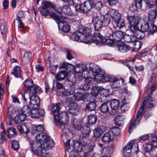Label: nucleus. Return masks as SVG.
Returning <instances> with one entry per match:
<instances>
[{"instance_id": "1", "label": "nucleus", "mask_w": 157, "mask_h": 157, "mask_svg": "<svg viewBox=\"0 0 157 157\" xmlns=\"http://www.w3.org/2000/svg\"><path fill=\"white\" fill-rule=\"evenodd\" d=\"M51 109L55 124L61 125L67 123L68 121L69 118L67 113L66 112H60L59 103L52 104Z\"/></svg>"}, {"instance_id": "2", "label": "nucleus", "mask_w": 157, "mask_h": 157, "mask_svg": "<svg viewBox=\"0 0 157 157\" xmlns=\"http://www.w3.org/2000/svg\"><path fill=\"white\" fill-rule=\"evenodd\" d=\"M51 16L57 23L59 29H60V27H61L62 31L64 32L67 33L69 31L70 27L68 25L66 21V17L63 16L59 17L58 16H56L53 13L51 14Z\"/></svg>"}, {"instance_id": "3", "label": "nucleus", "mask_w": 157, "mask_h": 157, "mask_svg": "<svg viewBox=\"0 0 157 157\" xmlns=\"http://www.w3.org/2000/svg\"><path fill=\"white\" fill-rule=\"evenodd\" d=\"M79 30L82 35L81 42L87 44L91 43L92 41V29L89 27L84 28L82 26L79 28Z\"/></svg>"}, {"instance_id": "4", "label": "nucleus", "mask_w": 157, "mask_h": 157, "mask_svg": "<svg viewBox=\"0 0 157 157\" xmlns=\"http://www.w3.org/2000/svg\"><path fill=\"white\" fill-rule=\"evenodd\" d=\"M146 5L150 8L154 7L156 6V10L155 11L150 10L148 12V19L149 21L154 22L156 19V13H157V0H146Z\"/></svg>"}, {"instance_id": "5", "label": "nucleus", "mask_w": 157, "mask_h": 157, "mask_svg": "<svg viewBox=\"0 0 157 157\" xmlns=\"http://www.w3.org/2000/svg\"><path fill=\"white\" fill-rule=\"evenodd\" d=\"M37 92L31 91L29 93V98L30 100V106L32 110H36L40 108V99L36 96Z\"/></svg>"}, {"instance_id": "6", "label": "nucleus", "mask_w": 157, "mask_h": 157, "mask_svg": "<svg viewBox=\"0 0 157 157\" xmlns=\"http://www.w3.org/2000/svg\"><path fill=\"white\" fill-rule=\"evenodd\" d=\"M97 120V117L95 115L91 114L88 116V122L84 126L83 129L85 130L84 132H83L84 135L89 136L91 131L90 126L95 124Z\"/></svg>"}, {"instance_id": "7", "label": "nucleus", "mask_w": 157, "mask_h": 157, "mask_svg": "<svg viewBox=\"0 0 157 157\" xmlns=\"http://www.w3.org/2000/svg\"><path fill=\"white\" fill-rule=\"evenodd\" d=\"M89 66L90 70L92 72L96 74L94 77L95 80L97 81L100 82L105 72L101 70L100 68L95 64H90Z\"/></svg>"}, {"instance_id": "8", "label": "nucleus", "mask_w": 157, "mask_h": 157, "mask_svg": "<svg viewBox=\"0 0 157 157\" xmlns=\"http://www.w3.org/2000/svg\"><path fill=\"white\" fill-rule=\"evenodd\" d=\"M93 36H92L91 43L93 42L96 44V45H98L100 44H105L109 42H108V41L109 40L105 38L98 32H94Z\"/></svg>"}, {"instance_id": "9", "label": "nucleus", "mask_w": 157, "mask_h": 157, "mask_svg": "<svg viewBox=\"0 0 157 157\" xmlns=\"http://www.w3.org/2000/svg\"><path fill=\"white\" fill-rule=\"evenodd\" d=\"M126 18L130 24L129 26V30L132 31L134 29H137L138 25L140 21L138 17L135 15H128Z\"/></svg>"}, {"instance_id": "10", "label": "nucleus", "mask_w": 157, "mask_h": 157, "mask_svg": "<svg viewBox=\"0 0 157 157\" xmlns=\"http://www.w3.org/2000/svg\"><path fill=\"white\" fill-rule=\"evenodd\" d=\"M151 144H146L144 148V151L146 152L149 153L153 149L152 145L155 147L157 146V131H156L154 134L151 135Z\"/></svg>"}, {"instance_id": "11", "label": "nucleus", "mask_w": 157, "mask_h": 157, "mask_svg": "<svg viewBox=\"0 0 157 157\" xmlns=\"http://www.w3.org/2000/svg\"><path fill=\"white\" fill-rule=\"evenodd\" d=\"M24 85L28 90H30L29 92L31 91L33 92L39 93L40 90L41 88L38 86L33 85V81L31 80H27L25 81Z\"/></svg>"}, {"instance_id": "12", "label": "nucleus", "mask_w": 157, "mask_h": 157, "mask_svg": "<svg viewBox=\"0 0 157 157\" xmlns=\"http://www.w3.org/2000/svg\"><path fill=\"white\" fill-rule=\"evenodd\" d=\"M72 124L75 129L80 131L82 136L87 137L89 135H85L83 132H84L85 130L83 129L84 126L82 127L81 126V122L78 119L73 118L71 120Z\"/></svg>"}, {"instance_id": "13", "label": "nucleus", "mask_w": 157, "mask_h": 157, "mask_svg": "<svg viewBox=\"0 0 157 157\" xmlns=\"http://www.w3.org/2000/svg\"><path fill=\"white\" fill-rule=\"evenodd\" d=\"M94 2L93 0H87L81 4L79 8L83 12H87L93 8Z\"/></svg>"}, {"instance_id": "14", "label": "nucleus", "mask_w": 157, "mask_h": 157, "mask_svg": "<svg viewBox=\"0 0 157 157\" xmlns=\"http://www.w3.org/2000/svg\"><path fill=\"white\" fill-rule=\"evenodd\" d=\"M107 129L106 127L104 125H98L93 130L94 137L95 138L100 137Z\"/></svg>"}, {"instance_id": "15", "label": "nucleus", "mask_w": 157, "mask_h": 157, "mask_svg": "<svg viewBox=\"0 0 157 157\" xmlns=\"http://www.w3.org/2000/svg\"><path fill=\"white\" fill-rule=\"evenodd\" d=\"M92 23L95 30L97 31H98L103 26L102 19L98 16L93 17L92 20Z\"/></svg>"}, {"instance_id": "16", "label": "nucleus", "mask_w": 157, "mask_h": 157, "mask_svg": "<svg viewBox=\"0 0 157 157\" xmlns=\"http://www.w3.org/2000/svg\"><path fill=\"white\" fill-rule=\"evenodd\" d=\"M104 89L100 86H97L93 87L91 92L92 96L91 97V98H93V101L96 102H98V100H97L96 97L99 94V92L100 90H103Z\"/></svg>"}, {"instance_id": "17", "label": "nucleus", "mask_w": 157, "mask_h": 157, "mask_svg": "<svg viewBox=\"0 0 157 157\" xmlns=\"http://www.w3.org/2000/svg\"><path fill=\"white\" fill-rule=\"evenodd\" d=\"M156 105L155 101L151 99L150 96L148 95L146 97L143 103V106H146L148 108H151L154 107Z\"/></svg>"}, {"instance_id": "18", "label": "nucleus", "mask_w": 157, "mask_h": 157, "mask_svg": "<svg viewBox=\"0 0 157 157\" xmlns=\"http://www.w3.org/2000/svg\"><path fill=\"white\" fill-rule=\"evenodd\" d=\"M108 13L110 15L115 23L119 21L121 19V14L116 10L111 9L108 12Z\"/></svg>"}, {"instance_id": "19", "label": "nucleus", "mask_w": 157, "mask_h": 157, "mask_svg": "<svg viewBox=\"0 0 157 157\" xmlns=\"http://www.w3.org/2000/svg\"><path fill=\"white\" fill-rule=\"evenodd\" d=\"M68 112L73 115H76L78 113V104L75 102H71L69 105Z\"/></svg>"}, {"instance_id": "20", "label": "nucleus", "mask_w": 157, "mask_h": 157, "mask_svg": "<svg viewBox=\"0 0 157 157\" xmlns=\"http://www.w3.org/2000/svg\"><path fill=\"white\" fill-rule=\"evenodd\" d=\"M70 146L73 149L78 152H80L82 151L83 145L81 143L77 141L73 140L72 144Z\"/></svg>"}, {"instance_id": "21", "label": "nucleus", "mask_w": 157, "mask_h": 157, "mask_svg": "<svg viewBox=\"0 0 157 157\" xmlns=\"http://www.w3.org/2000/svg\"><path fill=\"white\" fill-rule=\"evenodd\" d=\"M49 136H48L44 132H42L38 133L36 136V139L38 143H41L48 140Z\"/></svg>"}, {"instance_id": "22", "label": "nucleus", "mask_w": 157, "mask_h": 157, "mask_svg": "<svg viewBox=\"0 0 157 157\" xmlns=\"http://www.w3.org/2000/svg\"><path fill=\"white\" fill-rule=\"evenodd\" d=\"M130 31L131 32L133 33L135 38H136L138 39H143L144 36L145 34L144 32L142 30H140L139 29L138 27H137V29H134L132 31Z\"/></svg>"}, {"instance_id": "23", "label": "nucleus", "mask_w": 157, "mask_h": 157, "mask_svg": "<svg viewBox=\"0 0 157 157\" xmlns=\"http://www.w3.org/2000/svg\"><path fill=\"white\" fill-rule=\"evenodd\" d=\"M142 0H135V4H132L130 6V10L134 12L137 10L138 9H141L142 6Z\"/></svg>"}, {"instance_id": "24", "label": "nucleus", "mask_w": 157, "mask_h": 157, "mask_svg": "<svg viewBox=\"0 0 157 157\" xmlns=\"http://www.w3.org/2000/svg\"><path fill=\"white\" fill-rule=\"evenodd\" d=\"M54 142L52 140H50V138L47 141H44L41 144V147L46 149V150H49L51 149L52 147L54 145Z\"/></svg>"}, {"instance_id": "25", "label": "nucleus", "mask_w": 157, "mask_h": 157, "mask_svg": "<svg viewBox=\"0 0 157 157\" xmlns=\"http://www.w3.org/2000/svg\"><path fill=\"white\" fill-rule=\"evenodd\" d=\"M101 80L100 82L102 83H105L106 82H110L112 83L116 81H118V79L113 76L110 75H103Z\"/></svg>"}, {"instance_id": "26", "label": "nucleus", "mask_w": 157, "mask_h": 157, "mask_svg": "<svg viewBox=\"0 0 157 157\" xmlns=\"http://www.w3.org/2000/svg\"><path fill=\"white\" fill-rule=\"evenodd\" d=\"M113 152L112 147H108L104 148L101 151L102 156L105 157H110Z\"/></svg>"}, {"instance_id": "27", "label": "nucleus", "mask_w": 157, "mask_h": 157, "mask_svg": "<svg viewBox=\"0 0 157 157\" xmlns=\"http://www.w3.org/2000/svg\"><path fill=\"white\" fill-rule=\"evenodd\" d=\"M124 33L121 31H117L113 33L112 40L117 41H120L123 38Z\"/></svg>"}, {"instance_id": "28", "label": "nucleus", "mask_w": 157, "mask_h": 157, "mask_svg": "<svg viewBox=\"0 0 157 157\" xmlns=\"http://www.w3.org/2000/svg\"><path fill=\"white\" fill-rule=\"evenodd\" d=\"M11 74L15 78H21V67L18 66H15L13 67V71Z\"/></svg>"}, {"instance_id": "29", "label": "nucleus", "mask_w": 157, "mask_h": 157, "mask_svg": "<svg viewBox=\"0 0 157 157\" xmlns=\"http://www.w3.org/2000/svg\"><path fill=\"white\" fill-rule=\"evenodd\" d=\"M70 140L68 139L65 143V146L68 152H69V156L70 157H78L76 156L75 152L73 151L74 149L71 147L70 144Z\"/></svg>"}, {"instance_id": "30", "label": "nucleus", "mask_w": 157, "mask_h": 157, "mask_svg": "<svg viewBox=\"0 0 157 157\" xmlns=\"http://www.w3.org/2000/svg\"><path fill=\"white\" fill-rule=\"evenodd\" d=\"M32 109L30 106L27 105H24L22 109V111H20V113L22 115H25L26 118L27 116H29L31 113Z\"/></svg>"}, {"instance_id": "31", "label": "nucleus", "mask_w": 157, "mask_h": 157, "mask_svg": "<svg viewBox=\"0 0 157 157\" xmlns=\"http://www.w3.org/2000/svg\"><path fill=\"white\" fill-rule=\"evenodd\" d=\"M113 139V137L109 132L105 133L101 137L102 141L105 143H109L111 142Z\"/></svg>"}, {"instance_id": "32", "label": "nucleus", "mask_w": 157, "mask_h": 157, "mask_svg": "<svg viewBox=\"0 0 157 157\" xmlns=\"http://www.w3.org/2000/svg\"><path fill=\"white\" fill-rule=\"evenodd\" d=\"M117 47L118 51L122 53L126 52L132 49V48L130 46L123 43L118 44Z\"/></svg>"}, {"instance_id": "33", "label": "nucleus", "mask_w": 157, "mask_h": 157, "mask_svg": "<svg viewBox=\"0 0 157 157\" xmlns=\"http://www.w3.org/2000/svg\"><path fill=\"white\" fill-rule=\"evenodd\" d=\"M25 118V115H22L19 112L18 114L13 118V121L15 124H19L24 121Z\"/></svg>"}, {"instance_id": "34", "label": "nucleus", "mask_w": 157, "mask_h": 157, "mask_svg": "<svg viewBox=\"0 0 157 157\" xmlns=\"http://www.w3.org/2000/svg\"><path fill=\"white\" fill-rule=\"evenodd\" d=\"M17 129L21 134H28L29 131V128L25 123H23L21 125L17 126Z\"/></svg>"}, {"instance_id": "35", "label": "nucleus", "mask_w": 157, "mask_h": 157, "mask_svg": "<svg viewBox=\"0 0 157 157\" xmlns=\"http://www.w3.org/2000/svg\"><path fill=\"white\" fill-rule=\"evenodd\" d=\"M75 92L74 87L68 88L62 92V95L63 96L67 97L72 95Z\"/></svg>"}, {"instance_id": "36", "label": "nucleus", "mask_w": 157, "mask_h": 157, "mask_svg": "<svg viewBox=\"0 0 157 157\" xmlns=\"http://www.w3.org/2000/svg\"><path fill=\"white\" fill-rule=\"evenodd\" d=\"M67 73L65 71L59 72L56 75V78L58 81H61L65 79L67 76Z\"/></svg>"}, {"instance_id": "37", "label": "nucleus", "mask_w": 157, "mask_h": 157, "mask_svg": "<svg viewBox=\"0 0 157 157\" xmlns=\"http://www.w3.org/2000/svg\"><path fill=\"white\" fill-rule=\"evenodd\" d=\"M7 131L8 133L7 136L8 138H14L17 135L16 130L13 127L8 128L7 129Z\"/></svg>"}, {"instance_id": "38", "label": "nucleus", "mask_w": 157, "mask_h": 157, "mask_svg": "<svg viewBox=\"0 0 157 157\" xmlns=\"http://www.w3.org/2000/svg\"><path fill=\"white\" fill-rule=\"evenodd\" d=\"M0 30L3 38H5L6 36L8 33L7 26L6 23L4 22L1 25L0 28Z\"/></svg>"}, {"instance_id": "39", "label": "nucleus", "mask_w": 157, "mask_h": 157, "mask_svg": "<svg viewBox=\"0 0 157 157\" xmlns=\"http://www.w3.org/2000/svg\"><path fill=\"white\" fill-rule=\"evenodd\" d=\"M128 145L131 146V149L132 151H133V153L134 152L137 153L138 152L139 149L138 145L137 143L132 141L129 143V144H127Z\"/></svg>"}, {"instance_id": "40", "label": "nucleus", "mask_w": 157, "mask_h": 157, "mask_svg": "<svg viewBox=\"0 0 157 157\" xmlns=\"http://www.w3.org/2000/svg\"><path fill=\"white\" fill-rule=\"evenodd\" d=\"M61 11L62 13L71 16L73 15L72 11L68 5H65L63 6L61 8Z\"/></svg>"}, {"instance_id": "41", "label": "nucleus", "mask_w": 157, "mask_h": 157, "mask_svg": "<svg viewBox=\"0 0 157 157\" xmlns=\"http://www.w3.org/2000/svg\"><path fill=\"white\" fill-rule=\"evenodd\" d=\"M44 130V128L41 125L37 126L33 125L32 128L31 133L33 134H35L37 133L42 132Z\"/></svg>"}, {"instance_id": "42", "label": "nucleus", "mask_w": 157, "mask_h": 157, "mask_svg": "<svg viewBox=\"0 0 157 157\" xmlns=\"http://www.w3.org/2000/svg\"><path fill=\"white\" fill-rule=\"evenodd\" d=\"M82 34L79 32V30L78 31L74 33L73 34H72L71 38L73 40L75 41H78L80 39V41L82 39Z\"/></svg>"}, {"instance_id": "43", "label": "nucleus", "mask_w": 157, "mask_h": 157, "mask_svg": "<svg viewBox=\"0 0 157 157\" xmlns=\"http://www.w3.org/2000/svg\"><path fill=\"white\" fill-rule=\"evenodd\" d=\"M94 101V102L90 101L89 103L86 105L85 107L86 110L91 111L95 109L97 107V105L95 103L96 102Z\"/></svg>"}, {"instance_id": "44", "label": "nucleus", "mask_w": 157, "mask_h": 157, "mask_svg": "<svg viewBox=\"0 0 157 157\" xmlns=\"http://www.w3.org/2000/svg\"><path fill=\"white\" fill-rule=\"evenodd\" d=\"M123 39L128 43L134 42L136 40L135 37L133 36L127 34H125L124 35Z\"/></svg>"}, {"instance_id": "45", "label": "nucleus", "mask_w": 157, "mask_h": 157, "mask_svg": "<svg viewBox=\"0 0 157 157\" xmlns=\"http://www.w3.org/2000/svg\"><path fill=\"white\" fill-rule=\"evenodd\" d=\"M130 107L129 103L126 102L125 101L121 102L120 105L121 110L122 111L124 112L128 110Z\"/></svg>"}, {"instance_id": "46", "label": "nucleus", "mask_w": 157, "mask_h": 157, "mask_svg": "<svg viewBox=\"0 0 157 157\" xmlns=\"http://www.w3.org/2000/svg\"><path fill=\"white\" fill-rule=\"evenodd\" d=\"M41 8L42 9L40 11L41 14L43 16H44L45 17H46L48 15H49L50 17V18H52L54 19V18L51 16V14L53 13L55 14L56 16H58L56 13L53 12H50L49 10L47 9L43 8Z\"/></svg>"}, {"instance_id": "47", "label": "nucleus", "mask_w": 157, "mask_h": 157, "mask_svg": "<svg viewBox=\"0 0 157 157\" xmlns=\"http://www.w3.org/2000/svg\"><path fill=\"white\" fill-rule=\"evenodd\" d=\"M108 13L107 14L105 15L104 17V19L102 20V23L103 26H106L108 25L111 21V18L109 15Z\"/></svg>"}, {"instance_id": "48", "label": "nucleus", "mask_w": 157, "mask_h": 157, "mask_svg": "<svg viewBox=\"0 0 157 157\" xmlns=\"http://www.w3.org/2000/svg\"><path fill=\"white\" fill-rule=\"evenodd\" d=\"M41 7V8H43L46 9L49 8H55V6L50 2L44 1L42 2Z\"/></svg>"}, {"instance_id": "49", "label": "nucleus", "mask_w": 157, "mask_h": 157, "mask_svg": "<svg viewBox=\"0 0 157 157\" xmlns=\"http://www.w3.org/2000/svg\"><path fill=\"white\" fill-rule=\"evenodd\" d=\"M131 147V146L127 145L123 148V154L125 157H128L130 155L131 152L132 151L130 149Z\"/></svg>"}, {"instance_id": "50", "label": "nucleus", "mask_w": 157, "mask_h": 157, "mask_svg": "<svg viewBox=\"0 0 157 157\" xmlns=\"http://www.w3.org/2000/svg\"><path fill=\"white\" fill-rule=\"evenodd\" d=\"M99 108L101 111L104 113H106L109 112V108L105 102L102 103Z\"/></svg>"}, {"instance_id": "51", "label": "nucleus", "mask_w": 157, "mask_h": 157, "mask_svg": "<svg viewBox=\"0 0 157 157\" xmlns=\"http://www.w3.org/2000/svg\"><path fill=\"white\" fill-rule=\"evenodd\" d=\"M119 102L117 99H113L110 102L111 108L114 110H116L118 108L119 106Z\"/></svg>"}, {"instance_id": "52", "label": "nucleus", "mask_w": 157, "mask_h": 157, "mask_svg": "<svg viewBox=\"0 0 157 157\" xmlns=\"http://www.w3.org/2000/svg\"><path fill=\"white\" fill-rule=\"evenodd\" d=\"M144 110V106L143 105L139 108L136 114V120L137 121V122H140V121L141 118L142 117V114Z\"/></svg>"}, {"instance_id": "53", "label": "nucleus", "mask_w": 157, "mask_h": 157, "mask_svg": "<svg viewBox=\"0 0 157 157\" xmlns=\"http://www.w3.org/2000/svg\"><path fill=\"white\" fill-rule=\"evenodd\" d=\"M76 81V78L75 77V75H74L72 79L70 80L69 79H67L65 81V83L68 85L69 87H74L73 86L75 83Z\"/></svg>"}, {"instance_id": "54", "label": "nucleus", "mask_w": 157, "mask_h": 157, "mask_svg": "<svg viewBox=\"0 0 157 157\" xmlns=\"http://www.w3.org/2000/svg\"><path fill=\"white\" fill-rule=\"evenodd\" d=\"M105 35L108 38L112 39V34L113 33L112 30L111 29L109 28H107L104 30Z\"/></svg>"}, {"instance_id": "55", "label": "nucleus", "mask_w": 157, "mask_h": 157, "mask_svg": "<svg viewBox=\"0 0 157 157\" xmlns=\"http://www.w3.org/2000/svg\"><path fill=\"white\" fill-rule=\"evenodd\" d=\"M32 53L29 52H27L24 54L23 61L25 63H29L31 59Z\"/></svg>"}, {"instance_id": "56", "label": "nucleus", "mask_w": 157, "mask_h": 157, "mask_svg": "<svg viewBox=\"0 0 157 157\" xmlns=\"http://www.w3.org/2000/svg\"><path fill=\"white\" fill-rule=\"evenodd\" d=\"M137 121L134 119L131 123L128 128V131L129 133H131L133 129L135 128L136 125L139 124V122H137Z\"/></svg>"}, {"instance_id": "57", "label": "nucleus", "mask_w": 157, "mask_h": 157, "mask_svg": "<svg viewBox=\"0 0 157 157\" xmlns=\"http://www.w3.org/2000/svg\"><path fill=\"white\" fill-rule=\"evenodd\" d=\"M66 53V57L67 59L71 60L74 58L75 53L72 51L67 50Z\"/></svg>"}, {"instance_id": "58", "label": "nucleus", "mask_w": 157, "mask_h": 157, "mask_svg": "<svg viewBox=\"0 0 157 157\" xmlns=\"http://www.w3.org/2000/svg\"><path fill=\"white\" fill-rule=\"evenodd\" d=\"M148 32L151 34H153L157 31V28L153 23L150 24Z\"/></svg>"}, {"instance_id": "59", "label": "nucleus", "mask_w": 157, "mask_h": 157, "mask_svg": "<svg viewBox=\"0 0 157 157\" xmlns=\"http://www.w3.org/2000/svg\"><path fill=\"white\" fill-rule=\"evenodd\" d=\"M74 97L76 100L79 101L83 100L84 95L82 93L77 92L74 94Z\"/></svg>"}, {"instance_id": "60", "label": "nucleus", "mask_w": 157, "mask_h": 157, "mask_svg": "<svg viewBox=\"0 0 157 157\" xmlns=\"http://www.w3.org/2000/svg\"><path fill=\"white\" fill-rule=\"evenodd\" d=\"M84 67L82 65L78 64L74 68V71L77 73H81Z\"/></svg>"}, {"instance_id": "61", "label": "nucleus", "mask_w": 157, "mask_h": 157, "mask_svg": "<svg viewBox=\"0 0 157 157\" xmlns=\"http://www.w3.org/2000/svg\"><path fill=\"white\" fill-rule=\"evenodd\" d=\"M12 147L15 151H17L19 148V143L16 140H13L12 142Z\"/></svg>"}, {"instance_id": "62", "label": "nucleus", "mask_w": 157, "mask_h": 157, "mask_svg": "<svg viewBox=\"0 0 157 157\" xmlns=\"http://www.w3.org/2000/svg\"><path fill=\"white\" fill-rule=\"evenodd\" d=\"M149 24L148 23H144L141 26V30L143 32H146L148 31L149 28Z\"/></svg>"}, {"instance_id": "63", "label": "nucleus", "mask_w": 157, "mask_h": 157, "mask_svg": "<svg viewBox=\"0 0 157 157\" xmlns=\"http://www.w3.org/2000/svg\"><path fill=\"white\" fill-rule=\"evenodd\" d=\"M134 44L135 45L134 47V51L135 52L138 51L141 48L142 44L140 41H137L136 42V41L134 42Z\"/></svg>"}, {"instance_id": "64", "label": "nucleus", "mask_w": 157, "mask_h": 157, "mask_svg": "<svg viewBox=\"0 0 157 157\" xmlns=\"http://www.w3.org/2000/svg\"><path fill=\"white\" fill-rule=\"evenodd\" d=\"M40 155L41 157H49L50 155L46 152V150L44 149H42L40 151Z\"/></svg>"}]
</instances>
